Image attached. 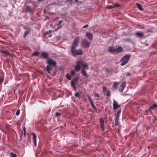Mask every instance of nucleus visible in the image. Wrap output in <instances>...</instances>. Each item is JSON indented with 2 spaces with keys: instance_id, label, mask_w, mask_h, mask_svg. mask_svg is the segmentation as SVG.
<instances>
[{
  "instance_id": "obj_1",
  "label": "nucleus",
  "mask_w": 157,
  "mask_h": 157,
  "mask_svg": "<svg viewBox=\"0 0 157 157\" xmlns=\"http://www.w3.org/2000/svg\"><path fill=\"white\" fill-rule=\"evenodd\" d=\"M82 66L83 68L82 70V73L83 75L87 78L88 77L86 71V69H88V68H86L85 67H88V65L86 64L85 62L82 60L77 61L76 63V65L75 66V71H78L81 69V67Z\"/></svg>"
},
{
  "instance_id": "obj_2",
  "label": "nucleus",
  "mask_w": 157,
  "mask_h": 157,
  "mask_svg": "<svg viewBox=\"0 0 157 157\" xmlns=\"http://www.w3.org/2000/svg\"><path fill=\"white\" fill-rule=\"evenodd\" d=\"M47 63L48 65L46 67V71L48 73H50L51 70L56 66L57 63L55 61L51 58L48 59L47 61Z\"/></svg>"
},
{
  "instance_id": "obj_3",
  "label": "nucleus",
  "mask_w": 157,
  "mask_h": 157,
  "mask_svg": "<svg viewBox=\"0 0 157 157\" xmlns=\"http://www.w3.org/2000/svg\"><path fill=\"white\" fill-rule=\"evenodd\" d=\"M71 52L72 55L75 57L77 55H82L83 54V51L81 49H76V48L73 47L71 48Z\"/></svg>"
},
{
  "instance_id": "obj_4",
  "label": "nucleus",
  "mask_w": 157,
  "mask_h": 157,
  "mask_svg": "<svg viewBox=\"0 0 157 157\" xmlns=\"http://www.w3.org/2000/svg\"><path fill=\"white\" fill-rule=\"evenodd\" d=\"M130 56L128 55H126L123 57L121 59L122 62L121 63V66H123L126 64L130 59Z\"/></svg>"
},
{
  "instance_id": "obj_5",
  "label": "nucleus",
  "mask_w": 157,
  "mask_h": 157,
  "mask_svg": "<svg viewBox=\"0 0 157 157\" xmlns=\"http://www.w3.org/2000/svg\"><path fill=\"white\" fill-rule=\"evenodd\" d=\"M90 43L86 39L83 40L81 43V44L82 47L85 48H88L90 45Z\"/></svg>"
},
{
  "instance_id": "obj_6",
  "label": "nucleus",
  "mask_w": 157,
  "mask_h": 157,
  "mask_svg": "<svg viewBox=\"0 0 157 157\" xmlns=\"http://www.w3.org/2000/svg\"><path fill=\"white\" fill-rule=\"evenodd\" d=\"M79 39L78 37H76L75 38L72 45L71 46V48H72L73 47L75 48H76L78 46Z\"/></svg>"
},
{
  "instance_id": "obj_7",
  "label": "nucleus",
  "mask_w": 157,
  "mask_h": 157,
  "mask_svg": "<svg viewBox=\"0 0 157 157\" xmlns=\"http://www.w3.org/2000/svg\"><path fill=\"white\" fill-rule=\"evenodd\" d=\"M87 97H88V99L90 101V105L96 111H97L96 108L94 105L92 98H90V96L88 95H87Z\"/></svg>"
},
{
  "instance_id": "obj_8",
  "label": "nucleus",
  "mask_w": 157,
  "mask_h": 157,
  "mask_svg": "<svg viewBox=\"0 0 157 157\" xmlns=\"http://www.w3.org/2000/svg\"><path fill=\"white\" fill-rule=\"evenodd\" d=\"M100 126L101 128L102 131H104L105 130L104 127V121L102 118H101L100 119Z\"/></svg>"
},
{
  "instance_id": "obj_9",
  "label": "nucleus",
  "mask_w": 157,
  "mask_h": 157,
  "mask_svg": "<svg viewBox=\"0 0 157 157\" xmlns=\"http://www.w3.org/2000/svg\"><path fill=\"white\" fill-rule=\"evenodd\" d=\"M103 91L104 93H106V96L108 97L110 95V92L109 90L107 89L105 87H103Z\"/></svg>"
},
{
  "instance_id": "obj_10",
  "label": "nucleus",
  "mask_w": 157,
  "mask_h": 157,
  "mask_svg": "<svg viewBox=\"0 0 157 157\" xmlns=\"http://www.w3.org/2000/svg\"><path fill=\"white\" fill-rule=\"evenodd\" d=\"M33 136V143H34V145L35 147H36V135L34 133H32L31 134Z\"/></svg>"
},
{
  "instance_id": "obj_11",
  "label": "nucleus",
  "mask_w": 157,
  "mask_h": 157,
  "mask_svg": "<svg viewBox=\"0 0 157 157\" xmlns=\"http://www.w3.org/2000/svg\"><path fill=\"white\" fill-rule=\"evenodd\" d=\"M42 56L45 59L50 58L49 57L48 53L46 52H43L41 53Z\"/></svg>"
},
{
  "instance_id": "obj_12",
  "label": "nucleus",
  "mask_w": 157,
  "mask_h": 157,
  "mask_svg": "<svg viewBox=\"0 0 157 157\" xmlns=\"http://www.w3.org/2000/svg\"><path fill=\"white\" fill-rule=\"evenodd\" d=\"M86 36L90 40H92L93 39V35L92 34L90 33H86Z\"/></svg>"
},
{
  "instance_id": "obj_13",
  "label": "nucleus",
  "mask_w": 157,
  "mask_h": 157,
  "mask_svg": "<svg viewBox=\"0 0 157 157\" xmlns=\"http://www.w3.org/2000/svg\"><path fill=\"white\" fill-rule=\"evenodd\" d=\"M120 107V106L117 104V102L114 100L113 101V107L114 110Z\"/></svg>"
},
{
  "instance_id": "obj_14",
  "label": "nucleus",
  "mask_w": 157,
  "mask_h": 157,
  "mask_svg": "<svg viewBox=\"0 0 157 157\" xmlns=\"http://www.w3.org/2000/svg\"><path fill=\"white\" fill-rule=\"evenodd\" d=\"M26 11L28 12H33L34 11L33 10L31 6H27L26 8Z\"/></svg>"
},
{
  "instance_id": "obj_15",
  "label": "nucleus",
  "mask_w": 157,
  "mask_h": 157,
  "mask_svg": "<svg viewBox=\"0 0 157 157\" xmlns=\"http://www.w3.org/2000/svg\"><path fill=\"white\" fill-rule=\"evenodd\" d=\"M62 21H59L58 23L56 25L57 28H55V29L56 31H57V30H58V29H60V28H61L62 27V26L61 25V24L62 23Z\"/></svg>"
},
{
  "instance_id": "obj_16",
  "label": "nucleus",
  "mask_w": 157,
  "mask_h": 157,
  "mask_svg": "<svg viewBox=\"0 0 157 157\" xmlns=\"http://www.w3.org/2000/svg\"><path fill=\"white\" fill-rule=\"evenodd\" d=\"M123 51V49L121 47H119L117 48H115V52L120 53Z\"/></svg>"
},
{
  "instance_id": "obj_17",
  "label": "nucleus",
  "mask_w": 157,
  "mask_h": 157,
  "mask_svg": "<svg viewBox=\"0 0 157 157\" xmlns=\"http://www.w3.org/2000/svg\"><path fill=\"white\" fill-rule=\"evenodd\" d=\"M112 3L113 5H112V6L113 7V9L118 8L120 6V4L117 2H116V3H114L113 2Z\"/></svg>"
},
{
  "instance_id": "obj_18",
  "label": "nucleus",
  "mask_w": 157,
  "mask_h": 157,
  "mask_svg": "<svg viewBox=\"0 0 157 157\" xmlns=\"http://www.w3.org/2000/svg\"><path fill=\"white\" fill-rule=\"evenodd\" d=\"M71 86L72 88H73V90L76 91V88L75 86V84L73 80H71Z\"/></svg>"
},
{
  "instance_id": "obj_19",
  "label": "nucleus",
  "mask_w": 157,
  "mask_h": 157,
  "mask_svg": "<svg viewBox=\"0 0 157 157\" xmlns=\"http://www.w3.org/2000/svg\"><path fill=\"white\" fill-rule=\"evenodd\" d=\"M135 34L138 37H142L143 36V33L141 32L138 31Z\"/></svg>"
},
{
  "instance_id": "obj_20",
  "label": "nucleus",
  "mask_w": 157,
  "mask_h": 157,
  "mask_svg": "<svg viewBox=\"0 0 157 157\" xmlns=\"http://www.w3.org/2000/svg\"><path fill=\"white\" fill-rule=\"evenodd\" d=\"M121 112V109H119L117 113V114L115 116V118H118L119 119V117H120V113Z\"/></svg>"
},
{
  "instance_id": "obj_21",
  "label": "nucleus",
  "mask_w": 157,
  "mask_h": 157,
  "mask_svg": "<svg viewBox=\"0 0 157 157\" xmlns=\"http://www.w3.org/2000/svg\"><path fill=\"white\" fill-rule=\"evenodd\" d=\"M30 31L29 29L26 31L25 32L23 35L24 37L25 38V37L30 33Z\"/></svg>"
},
{
  "instance_id": "obj_22",
  "label": "nucleus",
  "mask_w": 157,
  "mask_h": 157,
  "mask_svg": "<svg viewBox=\"0 0 157 157\" xmlns=\"http://www.w3.org/2000/svg\"><path fill=\"white\" fill-rule=\"evenodd\" d=\"M123 41L125 42H132V40L130 38H124L122 40Z\"/></svg>"
},
{
  "instance_id": "obj_23",
  "label": "nucleus",
  "mask_w": 157,
  "mask_h": 157,
  "mask_svg": "<svg viewBox=\"0 0 157 157\" xmlns=\"http://www.w3.org/2000/svg\"><path fill=\"white\" fill-rule=\"evenodd\" d=\"M157 107V105L155 103L153 104L152 105L150 106L149 107V109H153L154 108Z\"/></svg>"
},
{
  "instance_id": "obj_24",
  "label": "nucleus",
  "mask_w": 157,
  "mask_h": 157,
  "mask_svg": "<svg viewBox=\"0 0 157 157\" xmlns=\"http://www.w3.org/2000/svg\"><path fill=\"white\" fill-rule=\"evenodd\" d=\"M115 48L111 47L109 49V51L111 53H114L115 52Z\"/></svg>"
},
{
  "instance_id": "obj_25",
  "label": "nucleus",
  "mask_w": 157,
  "mask_h": 157,
  "mask_svg": "<svg viewBox=\"0 0 157 157\" xmlns=\"http://www.w3.org/2000/svg\"><path fill=\"white\" fill-rule=\"evenodd\" d=\"M119 83L117 82H115L113 83V88H117V86L119 84Z\"/></svg>"
},
{
  "instance_id": "obj_26",
  "label": "nucleus",
  "mask_w": 157,
  "mask_h": 157,
  "mask_svg": "<svg viewBox=\"0 0 157 157\" xmlns=\"http://www.w3.org/2000/svg\"><path fill=\"white\" fill-rule=\"evenodd\" d=\"M40 54V53L39 52L36 51L32 54L33 56H37Z\"/></svg>"
},
{
  "instance_id": "obj_27",
  "label": "nucleus",
  "mask_w": 157,
  "mask_h": 157,
  "mask_svg": "<svg viewBox=\"0 0 157 157\" xmlns=\"http://www.w3.org/2000/svg\"><path fill=\"white\" fill-rule=\"evenodd\" d=\"M3 53L8 55H10V54L9 53V52L7 51L6 50H2L1 51Z\"/></svg>"
},
{
  "instance_id": "obj_28",
  "label": "nucleus",
  "mask_w": 157,
  "mask_h": 157,
  "mask_svg": "<svg viewBox=\"0 0 157 157\" xmlns=\"http://www.w3.org/2000/svg\"><path fill=\"white\" fill-rule=\"evenodd\" d=\"M136 6H137V7H138V9L140 10H143V9L142 8L141 6L140 5V4L138 3H137L136 4Z\"/></svg>"
},
{
  "instance_id": "obj_29",
  "label": "nucleus",
  "mask_w": 157,
  "mask_h": 157,
  "mask_svg": "<svg viewBox=\"0 0 157 157\" xmlns=\"http://www.w3.org/2000/svg\"><path fill=\"white\" fill-rule=\"evenodd\" d=\"M52 32V31L51 30H50L49 31L46 32L45 33V34L46 35H48L49 37H50L52 36V35L50 34V33H51Z\"/></svg>"
},
{
  "instance_id": "obj_30",
  "label": "nucleus",
  "mask_w": 157,
  "mask_h": 157,
  "mask_svg": "<svg viewBox=\"0 0 157 157\" xmlns=\"http://www.w3.org/2000/svg\"><path fill=\"white\" fill-rule=\"evenodd\" d=\"M66 77L69 80H71V76L69 74H67L66 75Z\"/></svg>"
},
{
  "instance_id": "obj_31",
  "label": "nucleus",
  "mask_w": 157,
  "mask_h": 157,
  "mask_svg": "<svg viewBox=\"0 0 157 157\" xmlns=\"http://www.w3.org/2000/svg\"><path fill=\"white\" fill-rule=\"evenodd\" d=\"M66 2H68V4H70V6H71L72 3L73 2V0H67Z\"/></svg>"
},
{
  "instance_id": "obj_32",
  "label": "nucleus",
  "mask_w": 157,
  "mask_h": 157,
  "mask_svg": "<svg viewBox=\"0 0 157 157\" xmlns=\"http://www.w3.org/2000/svg\"><path fill=\"white\" fill-rule=\"evenodd\" d=\"M126 82H124L122 83L121 87V88H122L124 89L125 87L126 86Z\"/></svg>"
},
{
  "instance_id": "obj_33",
  "label": "nucleus",
  "mask_w": 157,
  "mask_h": 157,
  "mask_svg": "<svg viewBox=\"0 0 157 157\" xmlns=\"http://www.w3.org/2000/svg\"><path fill=\"white\" fill-rule=\"evenodd\" d=\"M119 119L118 118H115V125L117 126L119 124V122H118Z\"/></svg>"
},
{
  "instance_id": "obj_34",
  "label": "nucleus",
  "mask_w": 157,
  "mask_h": 157,
  "mask_svg": "<svg viewBox=\"0 0 157 157\" xmlns=\"http://www.w3.org/2000/svg\"><path fill=\"white\" fill-rule=\"evenodd\" d=\"M10 155L11 157H16L17 156L13 152H11Z\"/></svg>"
},
{
  "instance_id": "obj_35",
  "label": "nucleus",
  "mask_w": 157,
  "mask_h": 157,
  "mask_svg": "<svg viewBox=\"0 0 157 157\" xmlns=\"http://www.w3.org/2000/svg\"><path fill=\"white\" fill-rule=\"evenodd\" d=\"M113 7H112V5H108V6L106 8L108 9H113Z\"/></svg>"
},
{
  "instance_id": "obj_36",
  "label": "nucleus",
  "mask_w": 157,
  "mask_h": 157,
  "mask_svg": "<svg viewBox=\"0 0 157 157\" xmlns=\"http://www.w3.org/2000/svg\"><path fill=\"white\" fill-rule=\"evenodd\" d=\"M55 114L56 117H59L61 115V114L58 112H56Z\"/></svg>"
},
{
  "instance_id": "obj_37",
  "label": "nucleus",
  "mask_w": 157,
  "mask_h": 157,
  "mask_svg": "<svg viewBox=\"0 0 157 157\" xmlns=\"http://www.w3.org/2000/svg\"><path fill=\"white\" fill-rule=\"evenodd\" d=\"M78 77H75V78H74L72 80L74 82H76L78 80Z\"/></svg>"
},
{
  "instance_id": "obj_38",
  "label": "nucleus",
  "mask_w": 157,
  "mask_h": 157,
  "mask_svg": "<svg viewBox=\"0 0 157 157\" xmlns=\"http://www.w3.org/2000/svg\"><path fill=\"white\" fill-rule=\"evenodd\" d=\"M80 94L78 92H76L75 94V96L76 97H79Z\"/></svg>"
},
{
  "instance_id": "obj_39",
  "label": "nucleus",
  "mask_w": 157,
  "mask_h": 157,
  "mask_svg": "<svg viewBox=\"0 0 157 157\" xmlns=\"http://www.w3.org/2000/svg\"><path fill=\"white\" fill-rule=\"evenodd\" d=\"M75 71H74L73 70L71 71V75H75Z\"/></svg>"
},
{
  "instance_id": "obj_40",
  "label": "nucleus",
  "mask_w": 157,
  "mask_h": 157,
  "mask_svg": "<svg viewBox=\"0 0 157 157\" xmlns=\"http://www.w3.org/2000/svg\"><path fill=\"white\" fill-rule=\"evenodd\" d=\"M23 129L24 130V136L25 137L26 136V130H25V127H24L23 128Z\"/></svg>"
},
{
  "instance_id": "obj_41",
  "label": "nucleus",
  "mask_w": 157,
  "mask_h": 157,
  "mask_svg": "<svg viewBox=\"0 0 157 157\" xmlns=\"http://www.w3.org/2000/svg\"><path fill=\"white\" fill-rule=\"evenodd\" d=\"M20 113V110L19 109L17 110L16 113V114L17 116L19 115Z\"/></svg>"
},
{
  "instance_id": "obj_42",
  "label": "nucleus",
  "mask_w": 157,
  "mask_h": 157,
  "mask_svg": "<svg viewBox=\"0 0 157 157\" xmlns=\"http://www.w3.org/2000/svg\"><path fill=\"white\" fill-rule=\"evenodd\" d=\"M124 88H122L121 87V88H120L119 89V91L120 92H123V90H124Z\"/></svg>"
},
{
  "instance_id": "obj_43",
  "label": "nucleus",
  "mask_w": 157,
  "mask_h": 157,
  "mask_svg": "<svg viewBox=\"0 0 157 157\" xmlns=\"http://www.w3.org/2000/svg\"><path fill=\"white\" fill-rule=\"evenodd\" d=\"M3 81V78H0V84Z\"/></svg>"
},
{
  "instance_id": "obj_44",
  "label": "nucleus",
  "mask_w": 157,
  "mask_h": 157,
  "mask_svg": "<svg viewBox=\"0 0 157 157\" xmlns=\"http://www.w3.org/2000/svg\"><path fill=\"white\" fill-rule=\"evenodd\" d=\"M88 26V25L87 24H86L82 28H85L87 27Z\"/></svg>"
},
{
  "instance_id": "obj_45",
  "label": "nucleus",
  "mask_w": 157,
  "mask_h": 157,
  "mask_svg": "<svg viewBox=\"0 0 157 157\" xmlns=\"http://www.w3.org/2000/svg\"><path fill=\"white\" fill-rule=\"evenodd\" d=\"M95 96L96 97H99V95L98 94L96 93L95 94Z\"/></svg>"
},
{
  "instance_id": "obj_46",
  "label": "nucleus",
  "mask_w": 157,
  "mask_h": 157,
  "mask_svg": "<svg viewBox=\"0 0 157 157\" xmlns=\"http://www.w3.org/2000/svg\"><path fill=\"white\" fill-rule=\"evenodd\" d=\"M131 73H129V72H127L126 74V75L127 76H129L131 75Z\"/></svg>"
},
{
  "instance_id": "obj_47",
  "label": "nucleus",
  "mask_w": 157,
  "mask_h": 157,
  "mask_svg": "<svg viewBox=\"0 0 157 157\" xmlns=\"http://www.w3.org/2000/svg\"><path fill=\"white\" fill-rule=\"evenodd\" d=\"M9 36L10 37H12L13 36V34L12 33H9Z\"/></svg>"
},
{
  "instance_id": "obj_48",
  "label": "nucleus",
  "mask_w": 157,
  "mask_h": 157,
  "mask_svg": "<svg viewBox=\"0 0 157 157\" xmlns=\"http://www.w3.org/2000/svg\"><path fill=\"white\" fill-rule=\"evenodd\" d=\"M78 0H75V2H78Z\"/></svg>"
},
{
  "instance_id": "obj_49",
  "label": "nucleus",
  "mask_w": 157,
  "mask_h": 157,
  "mask_svg": "<svg viewBox=\"0 0 157 157\" xmlns=\"http://www.w3.org/2000/svg\"><path fill=\"white\" fill-rule=\"evenodd\" d=\"M44 0H39V2H41L42 1H43Z\"/></svg>"
}]
</instances>
